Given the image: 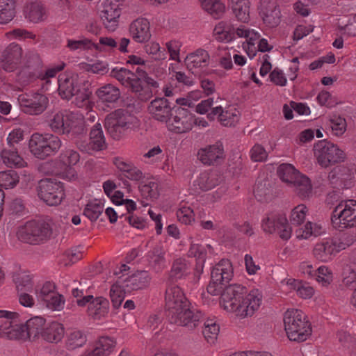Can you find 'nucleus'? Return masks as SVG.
Instances as JSON below:
<instances>
[{"instance_id": "nucleus-1", "label": "nucleus", "mask_w": 356, "mask_h": 356, "mask_svg": "<svg viewBox=\"0 0 356 356\" xmlns=\"http://www.w3.org/2000/svg\"><path fill=\"white\" fill-rule=\"evenodd\" d=\"M262 302L263 294L259 289L248 290L239 284L225 287L220 299L222 309L241 319L252 316L259 310Z\"/></svg>"}, {"instance_id": "nucleus-2", "label": "nucleus", "mask_w": 356, "mask_h": 356, "mask_svg": "<svg viewBox=\"0 0 356 356\" xmlns=\"http://www.w3.org/2000/svg\"><path fill=\"white\" fill-rule=\"evenodd\" d=\"M165 306L170 323L190 329L196 327L202 317L196 310L183 290L177 285L168 286L165 294Z\"/></svg>"}, {"instance_id": "nucleus-3", "label": "nucleus", "mask_w": 356, "mask_h": 356, "mask_svg": "<svg viewBox=\"0 0 356 356\" xmlns=\"http://www.w3.org/2000/svg\"><path fill=\"white\" fill-rule=\"evenodd\" d=\"M88 86V83L75 74L65 73L58 79V90L61 97L68 99L74 97V102L77 106H91V91Z\"/></svg>"}, {"instance_id": "nucleus-4", "label": "nucleus", "mask_w": 356, "mask_h": 356, "mask_svg": "<svg viewBox=\"0 0 356 356\" xmlns=\"http://www.w3.org/2000/svg\"><path fill=\"white\" fill-rule=\"evenodd\" d=\"M283 321L284 330L290 341L303 342L312 336L311 323L301 309H288L284 314Z\"/></svg>"}, {"instance_id": "nucleus-5", "label": "nucleus", "mask_w": 356, "mask_h": 356, "mask_svg": "<svg viewBox=\"0 0 356 356\" xmlns=\"http://www.w3.org/2000/svg\"><path fill=\"white\" fill-rule=\"evenodd\" d=\"M277 173L282 181L294 187L296 195L302 200H307L312 195V185L306 175L300 173L293 165L282 163Z\"/></svg>"}, {"instance_id": "nucleus-6", "label": "nucleus", "mask_w": 356, "mask_h": 356, "mask_svg": "<svg viewBox=\"0 0 356 356\" xmlns=\"http://www.w3.org/2000/svg\"><path fill=\"white\" fill-rule=\"evenodd\" d=\"M79 159L80 156L77 152L65 149L60 153L58 160L47 164L51 168L49 172L66 181H74L78 177L74 165Z\"/></svg>"}, {"instance_id": "nucleus-7", "label": "nucleus", "mask_w": 356, "mask_h": 356, "mask_svg": "<svg viewBox=\"0 0 356 356\" xmlns=\"http://www.w3.org/2000/svg\"><path fill=\"white\" fill-rule=\"evenodd\" d=\"M53 235L51 223L46 221H29L18 228L19 240L31 244L41 243Z\"/></svg>"}, {"instance_id": "nucleus-8", "label": "nucleus", "mask_w": 356, "mask_h": 356, "mask_svg": "<svg viewBox=\"0 0 356 356\" xmlns=\"http://www.w3.org/2000/svg\"><path fill=\"white\" fill-rule=\"evenodd\" d=\"M62 145L58 136L50 134H33L29 142L31 153L36 158L44 159L56 153Z\"/></svg>"}, {"instance_id": "nucleus-9", "label": "nucleus", "mask_w": 356, "mask_h": 356, "mask_svg": "<svg viewBox=\"0 0 356 356\" xmlns=\"http://www.w3.org/2000/svg\"><path fill=\"white\" fill-rule=\"evenodd\" d=\"M314 155L318 164L323 168L343 162L346 157L342 149L327 140H319L314 145Z\"/></svg>"}, {"instance_id": "nucleus-10", "label": "nucleus", "mask_w": 356, "mask_h": 356, "mask_svg": "<svg viewBox=\"0 0 356 356\" xmlns=\"http://www.w3.org/2000/svg\"><path fill=\"white\" fill-rule=\"evenodd\" d=\"M112 73L122 85L131 88L134 92L140 91L145 84L152 87L158 86L157 82L149 77L147 72L140 67L137 68L136 74L124 68H115Z\"/></svg>"}, {"instance_id": "nucleus-11", "label": "nucleus", "mask_w": 356, "mask_h": 356, "mask_svg": "<svg viewBox=\"0 0 356 356\" xmlns=\"http://www.w3.org/2000/svg\"><path fill=\"white\" fill-rule=\"evenodd\" d=\"M331 222L339 229L356 227V200H347L339 204L332 212Z\"/></svg>"}, {"instance_id": "nucleus-12", "label": "nucleus", "mask_w": 356, "mask_h": 356, "mask_svg": "<svg viewBox=\"0 0 356 356\" xmlns=\"http://www.w3.org/2000/svg\"><path fill=\"white\" fill-rule=\"evenodd\" d=\"M99 17L104 27L110 32H115L120 26V19L124 0H103Z\"/></svg>"}, {"instance_id": "nucleus-13", "label": "nucleus", "mask_w": 356, "mask_h": 356, "mask_svg": "<svg viewBox=\"0 0 356 356\" xmlns=\"http://www.w3.org/2000/svg\"><path fill=\"white\" fill-rule=\"evenodd\" d=\"M37 192L39 198L49 206L60 204L65 195L63 184L49 179L39 181Z\"/></svg>"}, {"instance_id": "nucleus-14", "label": "nucleus", "mask_w": 356, "mask_h": 356, "mask_svg": "<svg viewBox=\"0 0 356 356\" xmlns=\"http://www.w3.org/2000/svg\"><path fill=\"white\" fill-rule=\"evenodd\" d=\"M129 270L127 265L122 264L114 270L113 275L122 280L128 291L141 289L148 286L151 278L147 271H137L129 274Z\"/></svg>"}, {"instance_id": "nucleus-15", "label": "nucleus", "mask_w": 356, "mask_h": 356, "mask_svg": "<svg viewBox=\"0 0 356 356\" xmlns=\"http://www.w3.org/2000/svg\"><path fill=\"white\" fill-rule=\"evenodd\" d=\"M83 120L82 114L70 111H60L53 113L49 117L48 123L53 131L65 134L69 133L73 127L80 124Z\"/></svg>"}, {"instance_id": "nucleus-16", "label": "nucleus", "mask_w": 356, "mask_h": 356, "mask_svg": "<svg viewBox=\"0 0 356 356\" xmlns=\"http://www.w3.org/2000/svg\"><path fill=\"white\" fill-rule=\"evenodd\" d=\"M38 301L54 311H60L64 308L65 299L57 291L54 283L47 282L40 289H35Z\"/></svg>"}, {"instance_id": "nucleus-17", "label": "nucleus", "mask_w": 356, "mask_h": 356, "mask_svg": "<svg viewBox=\"0 0 356 356\" xmlns=\"http://www.w3.org/2000/svg\"><path fill=\"white\" fill-rule=\"evenodd\" d=\"M195 123V116L187 109L177 107L172 110L171 117L166 121V127L176 134L186 133L191 130Z\"/></svg>"}, {"instance_id": "nucleus-18", "label": "nucleus", "mask_w": 356, "mask_h": 356, "mask_svg": "<svg viewBox=\"0 0 356 356\" xmlns=\"http://www.w3.org/2000/svg\"><path fill=\"white\" fill-rule=\"evenodd\" d=\"M257 11L264 25L268 29L277 27L281 22L282 13L277 0H259Z\"/></svg>"}, {"instance_id": "nucleus-19", "label": "nucleus", "mask_w": 356, "mask_h": 356, "mask_svg": "<svg viewBox=\"0 0 356 356\" xmlns=\"http://www.w3.org/2000/svg\"><path fill=\"white\" fill-rule=\"evenodd\" d=\"M19 104L22 111L30 115H38L47 108L49 99L42 94H22L18 97Z\"/></svg>"}, {"instance_id": "nucleus-20", "label": "nucleus", "mask_w": 356, "mask_h": 356, "mask_svg": "<svg viewBox=\"0 0 356 356\" xmlns=\"http://www.w3.org/2000/svg\"><path fill=\"white\" fill-rule=\"evenodd\" d=\"M76 302L79 306L88 305V314L95 320L105 318L109 311L108 300L102 296L94 298L87 296L77 299Z\"/></svg>"}, {"instance_id": "nucleus-21", "label": "nucleus", "mask_w": 356, "mask_h": 356, "mask_svg": "<svg viewBox=\"0 0 356 356\" xmlns=\"http://www.w3.org/2000/svg\"><path fill=\"white\" fill-rule=\"evenodd\" d=\"M209 62V53L202 49L189 53L184 59L186 68L192 74L198 76L207 73Z\"/></svg>"}, {"instance_id": "nucleus-22", "label": "nucleus", "mask_w": 356, "mask_h": 356, "mask_svg": "<svg viewBox=\"0 0 356 356\" xmlns=\"http://www.w3.org/2000/svg\"><path fill=\"white\" fill-rule=\"evenodd\" d=\"M135 118L122 110H117L107 115L105 119V127L113 135L118 136L122 130L130 127Z\"/></svg>"}, {"instance_id": "nucleus-23", "label": "nucleus", "mask_w": 356, "mask_h": 356, "mask_svg": "<svg viewBox=\"0 0 356 356\" xmlns=\"http://www.w3.org/2000/svg\"><path fill=\"white\" fill-rule=\"evenodd\" d=\"M129 34L136 43L144 44L150 40L152 34L149 21L145 17H138L129 25Z\"/></svg>"}, {"instance_id": "nucleus-24", "label": "nucleus", "mask_w": 356, "mask_h": 356, "mask_svg": "<svg viewBox=\"0 0 356 356\" xmlns=\"http://www.w3.org/2000/svg\"><path fill=\"white\" fill-rule=\"evenodd\" d=\"M237 37L245 38L242 42V49L250 58H253L257 53V44L261 38L260 33L254 29L241 25L237 27Z\"/></svg>"}, {"instance_id": "nucleus-25", "label": "nucleus", "mask_w": 356, "mask_h": 356, "mask_svg": "<svg viewBox=\"0 0 356 356\" xmlns=\"http://www.w3.org/2000/svg\"><path fill=\"white\" fill-rule=\"evenodd\" d=\"M212 35L214 40L219 42L231 43L237 37V27L231 20H222L215 25Z\"/></svg>"}, {"instance_id": "nucleus-26", "label": "nucleus", "mask_w": 356, "mask_h": 356, "mask_svg": "<svg viewBox=\"0 0 356 356\" xmlns=\"http://www.w3.org/2000/svg\"><path fill=\"white\" fill-rule=\"evenodd\" d=\"M209 115H218V120L222 125L232 127L239 122L241 114L234 106H229L224 111L221 106H218L213 108Z\"/></svg>"}, {"instance_id": "nucleus-27", "label": "nucleus", "mask_w": 356, "mask_h": 356, "mask_svg": "<svg viewBox=\"0 0 356 356\" xmlns=\"http://www.w3.org/2000/svg\"><path fill=\"white\" fill-rule=\"evenodd\" d=\"M22 56V49L18 44H10L3 52L1 67L6 71L14 70Z\"/></svg>"}, {"instance_id": "nucleus-28", "label": "nucleus", "mask_w": 356, "mask_h": 356, "mask_svg": "<svg viewBox=\"0 0 356 356\" xmlns=\"http://www.w3.org/2000/svg\"><path fill=\"white\" fill-rule=\"evenodd\" d=\"M312 254L320 261H330L336 255L332 240L325 238L316 243L313 248Z\"/></svg>"}, {"instance_id": "nucleus-29", "label": "nucleus", "mask_w": 356, "mask_h": 356, "mask_svg": "<svg viewBox=\"0 0 356 356\" xmlns=\"http://www.w3.org/2000/svg\"><path fill=\"white\" fill-rule=\"evenodd\" d=\"M297 226L298 227L295 229V236L298 240H307L325 233V229L320 222L307 221L305 224Z\"/></svg>"}, {"instance_id": "nucleus-30", "label": "nucleus", "mask_w": 356, "mask_h": 356, "mask_svg": "<svg viewBox=\"0 0 356 356\" xmlns=\"http://www.w3.org/2000/svg\"><path fill=\"white\" fill-rule=\"evenodd\" d=\"M229 6L238 22L248 24L251 21V2L250 0H230Z\"/></svg>"}, {"instance_id": "nucleus-31", "label": "nucleus", "mask_w": 356, "mask_h": 356, "mask_svg": "<svg viewBox=\"0 0 356 356\" xmlns=\"http://www.w3.org/2000/svg\"><path fill=\"white\" fill-rule=\"evenodd\" d=\"M138 189L140 192L138 200L145 207L156 201L160 195L159 184L155 181H151L147 184H141Z\"/></svg>"}, {"instance_id": "nucleus-32", "label": "nucleus", "mask_w": 356, "mask_h": 356, "mask_svg": "<svg viewBox=\"0 0 356 356\" xmlns=\"http://www.w3.org/2000/svg\"><path fill=\"white\" fill-rule=\"evenodd\" d=\"M234 275L232 263L227 259H222L213 267L211 271V278L216 282L224 284L229 283Z\"/></svg>"}, {"instance_id": "nucleus-33", "label": "nucleus", "mask_w": 356, "mask_h": 356, "mask_svg": "<svg viewBox=\"0 0 356 356\" xmlns=\"http://www.w3.org/2000/svg\"><path fill=\"white\" fill-rule=\"evenodd\" d=\"M220 182V177L215 172H201L193 182L195 191H208L217 186Z\"/></svg>"}, {"instance_id": "nucleus-34", "label": "nucleus", "mask_w": 356, "mask_h": 356, "mask_svg": "<svg viewBox=\"0 0 356 356\" xmlns=\"http://www.w3.org/2000/svg\"><path fill=\"white\" fill-rule=\"evenodd\" d=\"M116 340L110 337L102 336L99 337L91 348L96 356H109L116 348Z\"/></svg>"}, {"instance_id": "nucleus-35", "label": "nucleus", "mask_w": 356, "mask_h": 356, "mask_svg": "<svg viewBox=\"0 0 356 356\" xmlns=\"http://www.w3.org/2000/svg\"><path fill=\"white\" fill-rule=\"evenodd\" d=\"M46 320L41 316H33L24 323L29 341H35L42 337Z\"/></svg>"}, {"instance_id": "nucleus-36", "label": "nucleus", "mask_w": 356, "mask_h": 356, "mask_svg": "<svg viewBox=\"0 0 356 356\" xmlns=\"http://www.w3.org/2000/svg\"><path fill=\"white\" fill-rule=\"evenodd\" d=\"M148 111L157 120L165 122L169 118L170 107L168 101L164 98L153 100L148 107Z\"/></svg>"}, {"instance_id": "nucleus-37", "label": "nucleus", "mask_w": 356, "mask_h": 356, "mask_svg": "<svg viewBox=\"0 0 356 356\" xmlns=\"http://www.w3.org/2000/svg\"><path fill=\"white\" fill-rule=\"evenodd\" d=\"M3 163L10 168H23L27 162L17 150L3 149L0 154Z\"/></svg>"}, {"instance_id": "nucleus-38", "label": "nucleus", "mask_w": 356, "mask_h": 356, "mask_svg": "<svg viewBox=\"0 0 356 356\" xmlns=\"http://www.w3.org/2000/svg\"><path fill=\"white\" fill-rule=\"evenodd\" d=\"M113 284L111 286L109 290V298L114 309H118L121 307L122 302L126 296V287L124 284L116 276H114Z\"/></svg>"}, {"instance_id": "nucleus-39", "label": "nucleus", "mask_w": 356, "mask_h": 356, "mask_svg": "<svg viewBox=\"0 0 356 356\" xmlns=\"http://www.w3.org/2000/svg\"><path fill=\"white\" fill-rule=\"evenodd\" d=\"M64 334L63 325L57 321H53L44 328L42 339L49 343H58L61 341Z\"/></svg>"}, {"instance_id": "nucleus-40", "label": "nucleus", "mask_w": 356, "mask_h": 356, "mask_svg": "<svg viewBox=\"0 0 356 356\" xmlns=\"http://www.w3.org/2000/svg\"><path fill=\"white\" fill-rule=\"evenodd\" d=\"M212 252L213 249L210 245L191 244L189 254L195 258L198 271H202L207 254Z\"/></svg>"}, {"instance_id": "nucleus-41", "label": "nucleus", "mask_w": 356, "mask_h": 356, "mask_svg": "<svg viewBox=\"0 0 356 356\" xmlns=\"http://www.w3.org/2000/svg\"><path fill=\"white\" fill-rule=\"evenodd\" d=\"M199 159L204 164L211 165L223 155V149L221 145L216 144L201 149L198 152Z\"/></svg>"}, {"instance_id": "nucleus-42", "label": "nucleus", "mask_w": 356, "mask_h": 356, "mask_svg": "<svg viewBox=\"0 0 356 356\" xmlns=\"http://www.w3.org/2000/svg\"><path fill=\"white\" fill-rule=\"evenodd\" d=\"M202 8L215 19L222 18L226 13V6L222 0H199Z\"/></svg>"}, {"instance_id": "nucleus-43", "label": "nucleus", "mask_w": 356, "mask_h": 356, "mask_svg": "<svg viewBox=\"0 0 356 356\" xmlns=\"http://www.w3.org/2000/svg\"><path fill=\"white\" fill-rule=\"evenodd\" d=\"M95 95L104 103H113L120 98V92L116 86L106 84L99 87L96 90Z\"/></svg>"}, {"instance_id": "nucleus-44", "label": "nucleus", "mask_w": 356, "mask_h": 356, "mask_svg": "<svg viewBox=\"0 0 356 356\" xmlns=\"http://www.w3.org/2000/svg\"><path fill=\"white\" fill-rule=\"evenodd\" d=\"M106 147V140L101 124L97 123L90 132L88 149L92 150H102Z\"/></svg>"}, {"instance_id": "nucleus-45", "label": "nucleus", "mask_w": 356, "mask_h": 356, "mask_svg": "<svg viewBox=\"0 0 356 356\" xmlns=\"http://www.w3.org/2000/svg\"><path fill=\"white\" fill-rule=\"evenodd\" d=\"M314 278L319 286L328 288L333 283L334 275L330 266L321 265L315 270Z\"/></svg>"}, {"instance_id": "nucleus-46", "label": "nucleus", "mask_w": 356, "mask_h": 356, "mask_svg": "<svg viewBox=\"0 0 356 356\" xmlns=\"http://www.w3.org/2000/svg\"><path fill=\"white\" fill-rule=\"evenodd\" d=\"M17 291H32L35 289L34 276L29 272H21L13 277Z\"/></svg>"}, {"instance_id": "nucleus-47", "label": "nucleus", "mask_w": 356, "mask_h": 356, "mask_svg": "<svg viewBox=\"0 0 356 356\" xmlns=\"http://www.w3.org/2000/svg\"><path fill=\"white\" fill-rule=\"evenodd\" d=\"M104 200H93L85 207L83 214L91 221H95L102 215L104 208Z\"/></svg>"}, {"instance_id": "nucleus-48", "label": "nucleus", "mask_w": 356, "mask_h": 356, "mask_svg": "<svg viewBox=\"0 0 356 356\" xmlns=\"http://www.w3.org/2000/svg\"><path fill=\"white\" fill-rule=\"evenodd\" d=\"M284 214L271 213L265 216L261 222V227L265 233L273 234L276 232Z\"/></svg>"}, {"instance_id": "nucleus-49", "label": "nucleus", "mask_w": 356, "mask_h": 356, "mask_svg": "<svg viewBox=\"0 0 356 356\" xmlns=\"http://www.w3.org/2000/svg\"><path fill=\"white\" fill-rule=\"evenodd\" d=\"M15 15V0H0V24L10 22Z\"/></svg>"}, {"instance_id": "nucleus-50", "label": "nucleus", "mask_w": 356, "mask_h": 356, "mask_svg": "<svg viewBox=\"0 0 356 356\" xmlns=\"http://www.w3.org/2000/svg\"><path fill=\"white\" fill-rule=\"evenodd\" d=\"M19 182V176L14 170L0 171V187L8 190L14 188Z\"/></svg>"}, {"instance_id": "nucleus-51", "label": "nucleus", "mask_w": 356, "mask_h": 356, "mask_svg": "<svg viewBox=\"0 0 356 356\" xmlns=\"http://www.w3.org/2000/svg\"><path fill=\"white\" fill-rule=\"evenodd\" d=\"M45 12L39 2L27 4L24 8L25 17L31 22H38L43 19Z\"/></svg>"}, {"instance_id": "nucleus-52", "label": "nucleus", "mask_w": 356, "mask_h": 356, "mask_svg": "<svg viewBox=\"0 0 356 356\" xmlns=\"http://www.w3.org/2000/svg\"><path fill=\"white\" fill-rule=\"evenodd\" d=\"M5 337L10 339L23 342L29 341L25 325L19 323V319L13 323L8 331L6 332Z\"/></svg>"}, {"instance_id": "nucleus-53", "label": "nucleus", "mask_w": 356, "mask_h": 356, "mask_svg": "<svg viewBox=\"0 0 356 356\" xmlns=\"http://www.w3.org/2000/svg\"><path fill=\"white\" fill-rule=\"evenodd\" d=\"M19 314L17 312L0 310V335L6 336L13 323L18 321Z\"/></svg>"}, {"instance_id": "nucleus-54", "label": "nucleus", "mask_w": 356, "mask_h": 356, "mask_svg": "<svg viewBox=\"0 0 356 356\" xmlns=\"http://www.w3.org/2000/svg\"><path fill=\"white\" fill-rule=\"evenodd\" d=\"M309 214V208L305 204H299L294 207L290 211L289 218L293 225L303 224Z\"/></svg>"}, {"instance_id": "nucleus-55", "label": "nucleus", "mask_w": 356, "mask_h": 356, "mask_svg": "<svg viewBox=\"0 0 356 356\" xmlns=\"http://www.w3.org/2000/svg\"><path fill=\"white\" fill-rule=\"evenodd\" d=\"M177 220L184 225H192L195 221L193 209L187 203H181L176 213Z\"/></svg>"}, {"instance_id": "nucleus-56", "label": "nucleus", "mask_w": 356, "mask_h": 356, "mask_svg": "<svg viewBox=\"0 0 356 356\" xmlns=\"http://www.w3.org/2000/svg\"><path fill=\"white\" fill-rule=\"evenodd\" d=\"M219 331V325L213 319H208L204 322L202 333L208 343H214L218 337Z\"/></svg>"}, {"instance_id": "nucleus-57", "label": "nucleus", "mask_w": 356, "mask_h": 356, "mask_svg": "<svg viewBox=\"0 0 356 356\" xmlns=\"http://www.w3.org/2000/svg\"><path fill=\"white\" fill-rule=\"evenodd\" d=\"M144 49L147 54L156 60H163L165 58V50L161 47L157 41L153 40L148 42Z\"/></svg>"}, {"instance_id": "nucleus-58", "label": "nucleus", "mask_w": 356, "mask_h": 356, "mask_svg": "<svg viewBox=\"0 0 356 356\" xmlns=\"http://www.w3.org/2000/svg\"><path fill=\"white\" fill-rule=\"evenodd\" d=\"M189 270V264L185 259H177L173 263L171 276L175 279H179L185 276Z\"/></svg>"}, {"instance_id": "nucleus-59", "label": "nucleus", "mask_w": 356, "mask_h": 356, "mask_svg": "<svg viewBox=\"0 0 356 356\" xmlns=\"http://www.w3.org/2000/svg\"><path fill=\"white\" fill-rule=\"evenodd\" d=\"M86 342V337L81 332L74 331L68 335L66 346L69 349L73 350L82 346Z\"/></svg>"}, {"instance_id": "nucleus-60", "label": "nucleus", "mask_w": 356, "mask_h": 356, "mask_svg": "<svg viewBox=\"0 0 356 356\" xmlns=\"http://www.w3.org/2000/svg\"><path fill=\"white\" fill-rule=\"evenodd\" d=\"M94 46L95 43L86 38L80 40L68 39L67 40V47L70 51L92 49Z\"/></svg>"}, {"instance_id": "nucleus-61", "label": "nucleus", "mask_w": 356, "mask_h": 356, "mask_svg": "<svg viewBox=\"0 0 356 356\" xmlns=\"http://www.w3.org/2000/svg\"><path fill=\"white\" fill-rule=\"evenodd\" d=\"M83 68L88 72L97 74H105L108 72V64L103 60H97L92 63H86Z\"/></svg>"}, {"instance_id": "nucleus-62", "label": "nucleus", "mask_w": 356, "mask_h": 356, "mask_svg": "<svg viewBox=\"0 0 356 356\" xmlns=\"http://www.w3.org/2000/svg\"><path fill=\"white\" fill-rule=\"evenodd\" d=\"M165 48L170 56V59L175 62L181 63L180 51L182 43L177 40H170L165 44Z\"/></svg>"}, {"instance_id": "nucleus-63", "label": "nucleus", "mask_w": 356, "mask_h": 356, "mask_svg": "<svg viewBox=\"0 0 356 356\" xmlns=\"http://www.w3.org/2000/svg\"><path fill=\"white\" fill-rule=\"evenodd\" d=\"M124 193L121 191L116 190L115 193L111 196V201L117 206L123 205V202L128 197V195L131 193L133 188L131 185L128 181L124 182Z\"/></svg>"}, {"instance_id": "nucleus-64", "label": "nucleus", "mask_w": 356, "mask_h": 356, "mask_svg": "<svg viewBox=\"0 0 356 356\" xmlns=\"http://www.w3.org/2000/svg\"><path fill=\"white\" fill-rule=\"evenodd\" d=\"M330 126L334 135L342 136L346 131L347 124L344 118L334 115L330 118Z\"/></svg>"}]
</instances>
